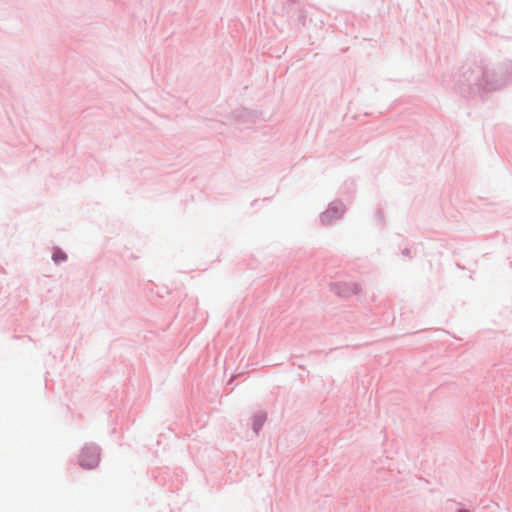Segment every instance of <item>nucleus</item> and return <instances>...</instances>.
<instances>
[{
  "instance_id": "1",
  "label": "nucleus",
  "mask_w": 512,
  "mask_h": 512,
  "mask_svg": "<svg viewBox=\"0 0 512 512\" xmlns=\"http://www.w3.org/2000/svg\"><path fill=\"white\" fill-rule=\"evenodd\" d=\"M99 451L94 446H86L81 450L79 463L83 468L93 469L99 464Z\"/></svg>"
},
{
  "instance_id": "2",
  "label": "nucleus",
  "mask_w": 512,
  "mask_h": 512,
  "mask_svg": "<svg viewBox=\"0 0 512 512\" xmlns=\"http://www.w3.org/2000/svg\"><path fill=\"white\" fill-rule=\"evenodd\" d=\"M53 260L55 262H60V261H64L66 260V254L61 252L60 250H56L54 253H53Z\"/></svg>"
},
{
  "instance_id": "3",
  "label": "nucleus",
  "mask_w": 512,
  "mask_h": 512,
  "mask_svg": "<svg viewBox=\"0 0 512 512\" xmlns=\"http://www.w3.org/2000/svg\"><path fill=\"white\" fill-rule=\"evenodd\" d=\"M359 291V288L357 285H354L352 289L350 290H343V291H340L339 293L343 296H349L351 294H354V293H357Z\"/></svg>"
},
{
  "instance_id": "4",
  "label": "nucleus",
  "mask_w": 512,
  "mask_h": 512,
  "mask_svg": "<svg viewBox=\"0 0 512 512\" xmlns=\"http://www.w3.org/2000/svg\"><path fill=\"white\" fill-rule=\"evenodd\" d=\"M459 512H468V511H466V510H461V511H459Z\"/></svg>"
}]
</instances>
